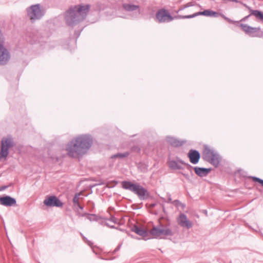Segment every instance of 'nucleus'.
Segmentation results:
<instances>
[{"label": "nucleus", "mask_w": 263, "mask_h": 263, "mask_svg": "<svg viewBox=\"0 0 263 263\" xmlns=\"http://www.w3.org/2000/svg\"><path fill=\"white\" fill-rule=\"evenodd\" d=\"M242 30L251 37H261L263 36V32L260 27H252L247 24L240 25Z\"/></svg>", "instance_id": "9"}, {"label": "nucleus", "mask_w": 263, "mask_h": 263, "mask_svg": "<svg viewBox=\"0 0 263 263\" xmlns=\"http://www.w3.org/2000/svg\"><path fill=\"white\" fill-rule=\"evenodd\" d=\"M123 9L128 12L134 11L136 14L139 15L140 13V9L138 5L131 4H123Z\"/></svg>", "instance_id": "16"}, {"label": "nucleus", "mask_w": 263, "mask_h": 263, "mask_svg": "<svg viewBox=\"0 0 263 263\" xmlns=\"http://www.w3.org/2000/svg\"><path fill=\"white\" fill-rule=\"evenodd\" d=\"M27 15L31 22H34L35 21L41 18L44 15V11L40 4L31 6L27 9Z\"/></svg>", "instance_id": "7"}, {"label": "nucleus", "mask_w": 263, "mask_h": 263, "mask_svg": "<svg viewBox=\"0 0 263 263\" xmlns=\"http://www.w3.org/2000/svg\"><path fill=\"white\" fill-rule=\"evenodd\" d=\"M202 158L215 167L219 166L221 161V157L218 153L207 145L204 147Z\"/></svg>", "instance_id": "4"}, {"label": "nucleus", "mask_w": 263, "mask_h": 263, "mask_svg": "<svg viewBox=\"0 0 263 263\" xmlns=\"http://www.w3.org/2000/svg\"><path fill=\"white\" fill-rule=\"evenodd\" d=\"M86 216V218L90 221L97 220V216L95 214H84L82 215V216Z\"/></svg>", "instance_id": "22"}, {"label": "nucleus", "mask_w": 263, "mask_h": 263, "mask_svg": "<svg viewBox=\"0 0 263 263\" xmlns=\"http://www.w3.org/2000/svg\"><path fill=\"white\" fill-rule=\"evenodd\" d=\"M129 153L128 152H124L123 153H118L117 154H115L114 155H112L111 158H118L119 159H122L123 158L127 157L129 156Z\"/></svg>", "instance_id": "21"}, {"label": "nucleus", "mask_w": 263, "mask_h": 263, "mask_svg": "<svg viewBox=\"0 0 263 263\" xmlns=\"http://www.w3.org/2000/svg\"><path fill=\"white\" fill-rule=\"evenodd\" d=\"M166 140L170 144L175 147L182 146L184 143L183 141L179 140L174 137L171 136H167L166 138Z\"/></svg>", "instance_id": "17"}, {"label": "nucleus", "mask_w": 263, "mask_h": 263, "mask_svg": "<svg viewBox=\"0 0 263 263\" xmlns=\"http://www.w3.org/2000/svg\"><path fill=\"white\" fill-rule=\"evenodd\" d=\"M173 201H172V198L171 197V196L170 195L169 196V198L168 199V202H172Z\"/></svg>", "instance_id": "30"}, {"label": "nucleus", "mask_w": 263, "mask_h": 263, "mask_svg": "<svg viewBox=\"0 0 263 263\" xmlns=\"http://www.w3.org/2000/svg\"><path fill=\"white\" fill-rule=\"evenodd\" d=\"M113 219H114V218H112L111 219V221H113Z\"/></svg>", "instance_id": "35"}, {"label": "nucleus", "mask_w": 263, "mask_h": 263, "mask_svg": "<svg viewBox=\"0 0 263 263\" xmlns=\"http://www.w3.org/2000/svg\"><path fill=\"white\" fill-rule=\"evenodd\" d=\"M199 15H204L206 16H212L217 17L219 16H221L225 20L227 21L230 23H233L234 21L226 16L223 14L220 13L209 9L205 10L203 11H198L191 15H187L182 16L181 17L182 18H191Z\"/></svg>", "instance_id": "6"}, {"label": "nucleus", "mask_w": 263, "mask_h": 263, "mask_svg": "<svg viewBox=\"0 0 263 263\" xmlns=\"http://www.w3.org/2000/svg\"><path fill=\"white\" fill-rule=\"evenodd\" d=\"M88 244L89 246H91V243L90 241H89V242H88Z\"/></svg>", "instance_id": "33"}, {"label": "nucleus", "mask_w": 263, "mask_h": 263, "mask_svg": "<svg viewBox=\"0 0 263 263\" xmlns=\"http://www.w3.org/2000/svg\"><path fill=\"white\" fill-rule=\"evenodd\" d=\"M172 203L177 208L181 207L182 210L185 208V204L182 203L178 200H175L172 202Z\"/></svg>", "instance_id": "23"}, {"label": "nucleus", "mask_w": 263, "mask_h": 263, "mask_svg": "<svg viewBox=\"0 0 263 263\" xmlns=\"http://www.w3.org/2000/svg\"><path fill=\"white\" fill-rule=\"evenodd\" d=\"M44 203L46 206L50 207H62L63 205V203L55 196L46 198L44 201Z\"/></svg>", "instance_id": "12"}, {"label": "nucleus", "mask_w": 263, "mask_h": 263, "mask_svg": "<svg viewBox=\"0 0 263 263\" xmlns=\"http://www.w3.org/2000/svg\"><path fill=\"white\" fill-rule=\"evenodd\" d=\"M178 224L182 228L190 229L193 227V223L188 219L186 215L184 213H180L177 218Z\"/></svg>", "instance_id": "11"}, {"label": "nucleus", "mask_w": 263, "mask_h": 263, "mask_svg": "<svg viewBox=\"0 0 263 263\" xmlns=\"http://www.w3.org/2000/svg\"><path fill=\"white\" fill-rule=\"evenodd\" d=\"M77 206H78L80 209H81V210H82V209H83V207H82V206H81L80 205V204H79V205H77Z\"/></svg>", "instance_id": "31"}, {"label": "nucleus", "mask_w": 263, "mask_h": 263, "mask_svg": "<svg viewBox=\"0 0 263 263\" xmlns=\"http://www.w3.org/2000/svg\"><path fill=\"white\" fill-rule=\"evenodd\" d=\"M245 6L251 12V14L253 15L257 20L263 22V12L257 10H252L249 6H247L246 5H245Z\"/></svg>", "instance_id": "19"}, {"label": "nucleus", "mask_w": 263, "mask_h": 263, "mask_svg": "<svg viewBox=\"0 0 263 263\" xmlns=\"http://www.w3.org/2000/svg\"><path fill=\"white\" fill-rule=\"evenodd\" d=\"M253 180L259 182V183H260L261 184L262 186H263V180L262 179H261L256 177H253Z\"/></svg>", "instance_id": "25"}, {"label": "nucleus", "mask_w": 263, "mask_h": 263, "mask_svg": "<svg viewBox=\"0 0 263 263\" xmlns=\"http://www.w3.org/2000/svg\"><path fill=\"white\" fill-rule=\"evenodd\" d=\"M149 233L153 238L156 239H163L166 236H172L174 235L171 229L162 224L154 226Z\"/></svg>", "instance_id": "5"}, {"label": "nucleus", "mask_w": 263, "mask_h": 263, "mask_svg": "<svg viewBox=\"0 0 263 263\" xmlns=\"http://www.w3.org/2000/svg\"><path fill=\"white\" fill-rule=\"evenodd\" d=\"M187 4V5H189V7H191V6H193L195 5L194 3H193V2H190Z\"/></svg>", "instance_id": "28"}, {"label": "nucleus", "mask_w": 263, "mask_h": 263, "mask_svg": "<svg viewBox=\"0 0 263 263\" xmlns=\"http://www.w3.org/2000/svg\"><path fill=\"white\" fill-rule=\"evenodd\" d=\"M181 164L186 165L188 168L191 167V165L185 163L181 160H178V161L171 160L169 162V166L173 170H182L183 167Z\"/></svg>", "instance_id": "13"}, {"label": "nucleus", "mask_w": 263, "mask_h": 263, "mask_svg": "<svg viewBox=\"0 0 263 263\" xmlns=\"http://www.w3.org/2000/svg\"><path fill=\"white\" fill-rule=\"evenodd\" d=\"M188 157L190 162L193 164H197L200 159V154L198 151L194 149L190 150L188 153Z\"/></svg>", "instance_id": "14"}, {"label": "nucleus", "mask_w": 263, "mask_h": 263, "mask_svg": "<svg viewBox=\"0 0 263 263\" xmlns=\"http://www.w3.org/2000/svg\"><path fill=\"white\" fill-rule=\"evenodd\" d=\"M133 230L136 234L140 236L145 237L147 235V232L146 230L140 228L137 226H135Z\"/></svg>", "instance_id": "20"}, {"label": "nucleus", "mask_w": 263, "mask_h": 263, "mask_svg": "<svg viewBox=\"0 0 263 263\" xmlns=\"http://www.w3.org/2000/svg\"><path fill=\"white\" fill-rule=\"evenodd\" d=\"M250 13L249 15L243 17L242 19H241V21H246L247 19H248L251 15H253L252 14H251V12L250 11Z\"/></svg>", "instance_id": "27"}, {"label": "nucleus", "mask_w": 263, "mask_h": 263, "mask_svg": "<svg viewBox=\"0 0 263 263\" xmlns=\"http://www.w3.org/2000/svg\"><path fill=\"white\" fill-rule=\"evenodd\" d=\"M80 196L79 194H76L73 199V202L74 204L76 205H79V196Z\"/></svg>", "instance_id": "24"}, {"label": "nucleus", "mask_w": 263, "mask_h": 263, "mask_svg": "<svg viewBox=\"0 0 263 263\" xmlns=\"http://www.w3.org/2000/svg\"><path fill=\"white\" fill-rule=\"evenodd\" d=\"M187 7H189V5H187V4H185V5H183L181 8H180L179 9V10H180H180H183L184 9H185V8H187Z\"/></svg>", "instance_id": "26"}, {"label": "nucleus", "mask_w": 263, "mask_h": 263, "mask_svg": "<svg viewBox=\"0 0 263 263\" xmlns=\"http://www.w3.org/2000/svg\"><path fill=\"white\" fill-rule=\"evenodd\" d=\"M194 171L195 173L199 177H205L210 172V168L203 167H195Z\"/></svg>", "instance_id": "18"}, {"label": "nucleus", "mask_w": 263, "mask_h": 263, "mask_svg": "<svg viewBox=\"0 0 263 263\" xmlns=\"http://www.w3.org/2000/svg\"><path fill=\"white\" fill-rule=\"evenodd\" d=\"M156 17L160 23L170 22L173 20V16L168 11L164 9L158 11L156 14Z\"/></svg>", "instance_id": "10"}, {"label": "nucleus", "mask_w": 263, "mask_h": 263, "mask_svg": "<svg viewBox=\"0 0 263 263\" xmlns=\"http://www.w3.org/2000/svg\"><path fill=\"white\" fill-rule=\"evenodd\" d=\"M123 189L128 190L136 194L140 200H145L149 196L147 190L138 183H133L131 182L124 181L122 182Z\"/></svg>", "instance_id": "3"}, {"label": "nucleus", "mask_w": 263, "mask_h": 263, "mask_svg": "<svg viewBox=\"0 0 263 263\" xmlns=\"http://www.w3.org/2000/svg\"><path fill=\"white\" fill-rule=\"evenodd\" d=\"M6 187H7L6 186H3V187H2V189L4 190V189H6Z\"/></svg>", "instance_id": "32"}, {"label": "nucleus", "mask_w": 263, "mask_h": 263, "mask_svg": "<svg viewBox=\"0 0 263 263\" xmlns=\"http://www.w3.org/2000/svg\"><path fill=\"white\" fill-rule=\"evenodd\" d=\"M0 204L7 206H11L16 204V200L9 196L0 197Z\"/></svg>", "instance_id": "15"}, {"label": "nucleus", "mask_w": 263, "mask_h": 263, "mask_svg": "<svg viewBox=\"0 0 263 263\" xmlns=\"http://www.w3.org/2000/svg\"><path fill=\"white\" fill-rule=\"evenodd\" d=\"M13 146V142L11 138L6 137L2 139L0 151V160L2 159H6L9 154V149Z\"/></svg>", "instance_id": "8"}, {"label": "nucleus", "mask_w": 263, "mask_h": 263, "mask_svg": "<svg viewBox=\"0 0 263 263\" xmlns=\"http://www.w3.org/2000/svg\"><path fill=\"white\" fill-rule=\"evenodd\" d=\"M90 8L89 5H77L70 7L65 13L66 24L73 27L82 22L86 17Z\"/></svg>", "instance_id": "2"}, {"label": "nucleus", "mask_w": 263, "mask_h": 263, "mask_svg": "<svg viewBox=\"0 0 263 263\" xmlns=\"http://www.w3.org/2000/svg\"><path fill=\"white\" fill-rule=\"evenodd\" d=\"M93 139L89 135H81L73 138L65 148L67 154L72 158H77L86 154L91 147Z\"/></svg>", "instance_id": "1"}, {"label": "nucleus", "mask_w": 263, "mask_h": 263, "mask_svg": "<svg viewBox=\"0 0 263 263\" xmlns=\"http://www.w3.org/2000/svg\"><path fill=\"white\" fill-rule=\"evenodd\" d=\"M183 176H184L185 177H187V175H186L185 174H183Z\"/></svg>", "instance_id": "34"}, {"label": "nucleus", "mask_w": 263, "mask_h": 263, "mask_svg": "<svg viewBox=\"0 0 263 263\" xmlns=\"http://www.w3.org/2000/svg\"><path fill=\"white\" fill-rule=\"evenodd\" d=\"M156 205V203H152L151 204H150L149 206L151 208H153Z\"/></svg>", "instance_id": "29"}]
</instances>
